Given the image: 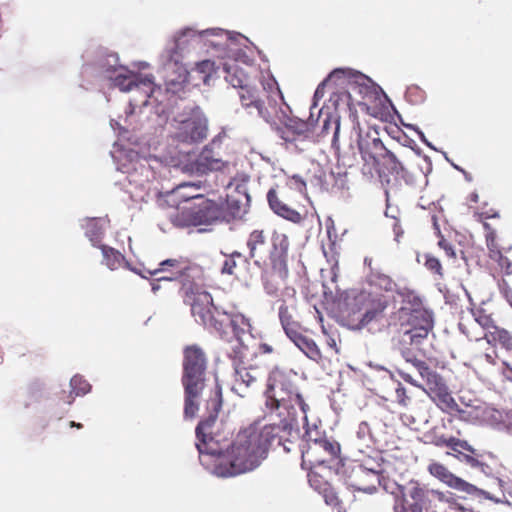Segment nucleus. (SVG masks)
<instances>
[{"mask_svg":"<svg viewBox=\"0 0 512 512\" xmlns=\"http://www.w3.org/2000/svg\"><path fill=\"white\" fill-rule=\"evenodd\" d=\"M265 396L270 414L241 430L227 455H222L213 438L208 436L216 417L211 415L198 424L196 446L200 461L208 466L210 458H215L213 473L217 476L231 477L254 470L266 458L276 437L298 431L299 414L306 423L308 405L284 371L275 368L270 372Z\"/></svg>","mask_w":512,"mask_h":512,"instance_id":"obj_1","label":"nucleus"},{"mask_svg":"<svg viewBox=\"0 0 512 512\" xmlns=\"http://www.w3.org/2000/svg\"><path fill=\"white\" fill-rule=\"evenodd\" d=\"M232 39V32L220 28L201 31L186 28L180 31L171 46L165 49L161 55L167 90L176 93L187 82L188 71L181 63V59L190 48L208 47L212 49L213 53L219 52L220 55L222 51L227 50L228 43Z\"/></svg>","mask_w":512,"mask_h":512,"instance_id":"obj_2","label":"nucleus"},{"mask_svg":"<svg viewBox=\"0 0 512 512\" xmlns=\"http://www.w3.org/2000/svg\"><path fill=\"white\" fill-rule=\"evenodd\" d=\"M111 156L119 164L118 169L127 174L129 184L144 192L130 191L134 197L143 200L151 191L160 193L158 178L164 176L168 168L159 159L140 158L137 152L124 149L118 143L114 144Z\"/></svg>","mask_w":512,"mask_h":512,"instance_id":"obj_3","label":"nucleus"},{"mask_svg":"<svg viewBox=\"0 0 512 512\" xmlns=\"http://www.w3.org/2000/svg\"><path fill=\"white\" fill-rule=\"evenodd\" d=\"M182 290L184 302L191 307V312L196 321L205 326H212L221 330L223 325H229L240 343H244L250 336L251 325L249 320L242 314L223 313V319L215 318L213 301L211 295L196 284L183 280Z\"/></svg>","mask_w":512,"mask_h":512,"instance_id":"obj_4","label":"nucleus"},{"mask_svg":"<svg viewBox=\"0 0 512 512\" xmlns=\"http://www.w3.org/2000/svg\"><path fill=\"white\" fill-rule=\"evenodd\" d=\"M106 77L115 87L123 92H133L135 96L130 100L131 111L123 119H112L110 125L114 131L119 133L127 132L132 126L130 117L133 109L138 106H147L151 101H158V94L161 92L160 87H155L153 77L151 75H141L130 71L124 66H109L106 70Z\"/></svg>","mask_w":512,"mask_h":512,"instance_id":"obj_5","label":"nucleus"},{"mask_svg":"<svg viewBox=\"0 0 512 512\" xmlns=\"http://www.w3.org/2000/svg\"><path fill=\"white\" fill-rule=\"evenodd\" d=\"M403 305L399 309L398 318L403 332L400 338L401 348L408 345L418 346L427 338L433 328L432 313L427 310L421 298L410 290L399 292Z\"/></svg>","mask_w":512,"mask_h":512,"instance_id":"obj_6","label":"nucleus"},{"mask_svg":"<svg viewBox=\"0 0 512 512\" xmlns=\"http://www.w3.org/2000/svg\"><path fill=\"white\" fill-rule=\"evenodd\" d=\"M350 138L351 151L341 154L344 165L353 166L355 164L357 151L363 161L369 165H375L380 157L389 158L396 162V155L385 148L376 129L372 127L362 128L359 122H355Z\"/></svg>","mask_w":512,"mask_h":512,"instance_id":"obj_7","label":"nucleus"},{"mask_svg":"<svg viewBox=\"0 0 512 512\" xmlns=\"http://www.w3.org/2000/svg\"><path fill=\"white\" fill-rule=\"evenodd\" d=\"M206 358L197 346L185 349L182 383L185 389L184 414L193 418L198 410L197 399L204 388Z\"/></svg>","mask_w":512,"mask_h":512,"instance_id":"obj_8","label":"nucleus"},{"mask_svg":"<svg viewBox=\"0 0 512 512\" xmlns=\"http://www.w3.org/2000/svg\"><path fill=\"white\" fill-rule=\"evenodd\" d=\"M400 349L406 361L411 362L412 365L416 368L420 377L425 382V385L420 384L416 379L407 373L402 374L403 379L416 387L422 388L442 410H457L458 405L451 396L443 379L436 372L432 371L425 362L411 356L408 348Z\"/></svg>","mask_w":512,"mask_h":512,"instance_id":"obj_9","label":"nucleus"},{"mask_svg":"<svg viewBox=\"0 0 512 512\" xmlns=\"http://www.w3.org/2000/svg\"><path fill=\"white\" fill-rule=\"evenodd\" d=\"M396 497H401L394 505V512H428L437 509L438 503L444 501V495L436 490H428L417 482H409L405 486L397 485V491H392Z\"/></svg>","mask_w":512,"mask_h":512,"instance_id":"obj_10","label":"nucleus"},{"mask_svg":"<svg viewBox=\"0 0 512 512\" xmlns=\"http://www.w3.org/2000/svg\"><path fill=\"white\" fill-rule=\"evenodd\" d=\"M338 84L347 87L346 96L349 100V105L367 106L379 100L383 95L382 89L369 77L351 69H345L342 81Z\"/></svg>","mask_w":512,"mask_h":512,"instance_id":"obj_11","label":"nucleus"},{"mask_svg":"<svg viewBox=\"0 0 512 512\" xmlns=\"http://www.w3.org/2000/svg\"><path fill=\"white\" fill-rule=\"evenodd\" d=\"M172 127L173 136L181 142H200L208 135V120L198 107L178 114Z\"/></svg>","mask_w":512,"mask_h":512,"instance_id":"obj_12","label":"nucleus"},{"mask_svg":"<svg viewBox=\"0 0 512 512\" xmlns=\"http://www.w3.org/2000/svg\"><path fill=\"white\" fill-rule=\"evenodd\" d=\"M232 41L228 43V47L226 51H222L219 55V52H214V54L219 58H228L223 65V72L225 73V80L234 88L245 89L247 85H249V78L246 72L243 71L241 67H239V59L236 57V42L239 39L244 38L240 34L232 33Z\"/></svg>","mask_w":512,"mask_h":512,"instance_id":"obj_13","label":"nucleus"},{"mask_svg":"<svg viewBox=\"0 0 512 512\" xmlns=\"http://www.w3.org/2000/svg\"><path fill=\"white\" fill-rule=\"evenodd\" d=\"M215 142L205 146L197 156L196 160L190 165H186L184 170L197 175H204L208 172L228 169L230 162L224 160L220 151L216 150Z\"/></svg>","mask_w":512,"mask_h":512,"instance_id":"obj_14","label":"nucleus"},{"mask_svg":"<svg viewBox=\"0 0 512 512\" xmlns=\"http://www.w3.org/2000/svg\"><path fill=\"white\" fill-rule=\"evenodd\" d=\"M249 176L245 173H237L227 184V202L229 205L237 206L235 216L245 212V207L250 201L247 184Z\"/></svg>","mask_w":512,"mask_h":512,"instance_id":"obj_15","label":"nucleus"},{"mask_svg":"<svg viewBox=\"0 0 512 512\" xmlns=\"http://www.w3.org/2000/svg\"><path fill=\"white\" fill-rule=\"evenodd\" d=\"M340 451L338 443L328 440H314L309 449L303 453V463L309 461L311 464H324L333 459Z\"/></svg>","mask_w":512,"mask_h":512,"instance_id":"obj_16","label":"nucleus"},{"mask_svg":"<svg viewBox=\"0 0 512 512\" xmlns=\"http://www.w3.org/2000/svg\"><path fill=\"white\" fill-rule=\"evenodd\" d=\"M200 182H185L177 185L170 191L165 192V200L170 206L179 207L181 201L187 202L195 199H202L200 193Z\"/></svg>","mask_w":512,"mask_h":512,"instance_id":"obj_17","label":"nucleus"},{"mask_svg":"<svg viewBox=\"0 0 512 512\" xmlns=\"http://www.w3.org/2000/svg\"><path fill=\"white\" fill-rule=\"evenodd\" d=\"M428 470L437 479L448 486L469 494L474 493L477 489L474 485L464 481L463 479L452 474L444 465L438 462H432L428 466Z\"/></svg>","mask_w":512,"mask_h":512,"instance_id":"obj_18","label":"nucleus"},{"mask_svg":"<svg viewBox=\"0 0 512 512\" xmlns=\"http://www.w3.org/2000/svg\"><path fill=\"white\" fill-rule=\"evenodd\" d=\"M239 96L242 106L246 108L250 114H253L255 111L257 115L263 118L266 122H274L272 112L264 107L263 103L256 95L255 90L249 85H247L245 89H241Z\"/></svg>","mask_w":512,"mask_h":512,"instance_id":"obj_19","label":"nucleus"},{"mask_svg":"<svg viewBox=\"0 0 512 512\" xmlns=\"http://www.w3.org/2000/svg\"><path fill=\"white\" fill-rule=\"evenodd\" d=\"M190 270L187 263L180 259H167L160 263V267L155 270H150V275H158L162 272H170V275L162 276L158 280L172 281L180 279L187 274Z\"/></svg>","mask_w":512,"mask_h":512,"instance_id":"obj_20","label":"nucleus"},{"mask_svg":"<svg viewBox=\"0 0 512 512\" xmlns=\"http://www.w3.org/2000/svg\"><path fill=\"white\" fill-rule=\"evenodd\" d=\"M286 334L308 358L315 362L321 360V352L312 339L303 336L294 328H286Z\"/></svg>","mask_w":512,"mask_h":512,"instance_id":"obj_21","label":"nucleus"},{"mask_svg":"<svg viewBox=\"0 0 512 512\" xmlns=\"http://www.w3.org/2000/svg\"><path fill=\"white\" fill-rule=\"evenodd\" d=\"M267 199L271 209L279 216L293 223H300L302 221L303 216L296 210L283 203L277 196L275 190H269Z\"/></svg>","mask_w":512,"mask_h":512,"instance_id":"obj_22","label":"nucleus"},{"mask_svg":"<svg viewBox=\"0 0 512 512\" xmlns=\"http://www.w3.org/2000/svg\"><path fill=\"white\" fill-rule=\"evenodd\" d=\"M477 342H481L485 340L487 344H491L493 342L500 343L506 349L512 348V337L511 335L503 329H499L497 327H493V331H489L484 334L483 337L476 338Z\"/></svg>","mask_w":512,"mask_h":512,"instance_id":"obj_23","label":"nucleus"},{"mask_svg":"<svg viewBox=\"0 0 512 512\" xmlns=\"http://www.w3.org/2000/svg\"><path fill=\"white\" fill-rule=\"evenodd\" d=\"M247 245L250 250V257L262 258V256L265 253V250H266V241H265V236L263 234V231H260V230L253 231L249 236Z\"/></svg>","mask_w":512,"mask_h":512,"instance_id":"obj_24","label":"nucleus"},{"mask_svg":"<svg viewBox=\"0 0 512 512\" xmlns=\"http://www.w3.org/2000/svg\"><path fill=\"white\" fill-rule=\"evenodd\" d=\"M309 133V126L306 122L298 119H291L286 124V131L284 136V139L286 141H293L295 140L294 136L297 137H306Z\"/></svg>","mask_w":512,"mask_h":512,"instance_id":"obj_25","label":"nucleus"},{"mask_svg":"<svg viewBox=\"0 0 512 512\" xmlns=\"http://www.w3.org/2000/svg\"><path fill=\"white\" fill-rule=\"evenodd\" d=\"M103 263L110 269L116 270L125 263L124 256L113 248L102 246Z\"/></svg>","mask_w":512,"mask_h":512,"instance_id":"obj_26","label":"nucleus"},{"mask_svg":"<svg viewBox=\"0 0 512 512\" xmlns=\"http://www.w3.org/2000/svg\"><path fill=\"white\" fill-rule=\"evenodd\" d=\"M345 74V69H335L333 72L330 73V75L321 82L318 87L316 88V91L314 93V106H317V101L321 99L324 96V89L327 83L331 81H339V83L342 81V75Z\"/></svg>","mask_w":512,"mask_h":512,"instance_id":"obj_27","label":"nucleus"},{"mask_svg":"<svg viewBox=\"0 0 512 512\" xmlns=\"http://www.w3.org/2000/svg\"><path fill=\"white\" fill-rule=\"evenodd\" d=\"M386 308V304L384 302L378 301L377 305L373 309H368L363 314L360 322L355 325L357 329H361L368 325L372 320L376 319L378 315H380L384 309Z\"/></svg>","mask_w":512,"mask_h":512,"instance_id":"obj_28","label":"nucleus"},{"mask_svg":"<svg viewBox=\"0 0 512 512\" xmlns=\"http://www.w3.org/2000/svg\"><path fill=\"white\" fill-rule=\"evenodd\" d=\"M101 220L91 219L87 222L86 235L90 239L93 245L100 240L103 233V227L100 223Z\"/></svg>","mask_w":512,"mask_h":512,"instance_id":"obj_29","label":"nucleus"},{"mask_svg":"<svg viewBox=\"0 0 512 512\" xmlns=\"http://www.w3.org/2000/svg\"><path fill=\"white\" fill-rule=\"evenodd\" d=\"M370 282L372 285H375L385 291H392L395 287L394 281L388 275L378 272L371 274Z\"/></svg>","mask_w":512,"mask_h":512,"instance_id":"obj_30","label":"nucleus"},{"mask_svg":"<svg viewBox=\"0 0 512 512\" xmlns=\"http://www.w3.org/2000/svg\"><path fill=\"white\" fill-rule=\"evenodd\" d=\"M356 436L363 446L369 447L373 443V434L368 422L363 421L358 425Z\"/></svg>","mask_w":512,"mask_h":512,"instance_id":"obj_31","label":"nucleus"},{"mask_svg":"<svg viewBox=\"0 0 512 512\" xmlns=\"http://www.w3.org/2000/svg\"><path fill=\"white\" fill-rule=\"evenodd\" d=\"M255 379L256 376L245 368L236 370L235 386L233 389L238 392L242 385L249 387L255 381Z\"/></svg>","mask_w":512,"mask_h":512,"instance_id":"obj_32","label":"nucleus"},{"mask_svg":"<svg viewBox=\"0 0 512 512\" xmlns=\"http://www.w3.org/2000/svg\"><path fill=\"white\" fill-rule=\"evenodd\" d=\"M71 393L76 396L85 395L91 389L90 384L80 376H74L70 381Z\"/></svg>","mask_w":512,"mask_h":512,"instance_id":"obj_33","label":"nucleus"},{"mask_svg":"<svg viewBox=\"0 0 512 512\" xmlns=\"http://www.w3.org/2000/svg\"><path fill=\"white\" fill-rule=\"evenodd\" d=\"M195 71L204 74L203 82L208 84L211 73L216 71L215 63L210 60H204L196 65Z\"/></svg>","mask_w":512,"mask_h":512,"instance_id":"obj_34","label":"nucleus"},{"mask_svg":"<svg viewBox=\"0 0 512 512\" xmlns=\"http://www.w3.org/2000/svg\"><path fill=\"white\" fill-rule=\"evenodd\" d=\"M272 240L275 250H279L280 253L287 251L289 243L284 234L275 233Z\"/></svg>","mask_w":512,"mask_h":512,"instance_id":"obj_35","label":"nucleus"},{"mask_svg":"<svg viewBox=\"0 0 512 512\" xmlns=\"http://www.w3.org/2000/svg\"><path fill=\"white\" fill-rule=\"evenodd\" d=\"M425 266L427 267V269L437 274H441V264L437 258L432 256H426Z\"/></svg>","mask_w":512,"mask_h":512,"instance_id":"obj_36","label":"nucleus"},{"mask_svg":"<svg viewBox=\"0 0 512 512\" xmlns=\"http://www.w3.org/2000/svg\"><path fill=\"white\" fill-rule=\"evenodd\" d=\"M279 317H280L281 323H282L285 331H286V328H291L290 327V316L288 314V308L286 306L282 305L279 308Z\"/></svg>","mask_w":512,"mask_h":512,"instance_id":"obj_37","label":"nucleus"},{"mask_svg":"<svg viewBox=\"0 0 512 512\" xmlns=\"http://www.w3.org/2000/svg\"><path fill=\"white\" fill-rule=\"evenodd\" d=\"M235 266L236 263L232 258L226 259L222 267V272L226 274H233Z\"/></svg>","mask_w":512,"mask_h":512,"instance_id":"obj_38","label":"nucleus"},{"mask_svg":"<svg viewBox=\"0 0 512 512\" xmlns=\"http://www.w3.org/2000/svg\"><path fill=\"white\" fill-rule=\"evenodd\" d=\"M459 459L461 461H465L472 467H477L480 464V462L476 458L464 453H460Z\"/></svg>","mask_w":512,"mask_h":512,"instance_id":"obj_39","label":"nucleus"},{"mask_svg":"<svg viewBox=\"0 0 512 512\" xmlns=\"http://www.w3.org/2000/svg\"><path fill=\"white\" fill-rule=\"evenodd\" d=\"M459 445L460 440L454 437L448 438V441L445 442V446L450 447L453 451L458 452L460 454L462 452L459 450Z\"/></svg>","mask_w":512,"mask_h":512,"instance_id":"obj_40","label":"nucleus"},{"mask_svg":"<svg viewBox=\"0 0 512 512\" xmlns=\"http://www.w3.org/2000/svg\"><path fill=\"white\" fill-rule=\"evenodd\" d=\"M439 246L445 250L446 254L449 257H454V255H455L454 250L452 249L451 245H449L446 241H444V240L439 241Z\"/></svg>","mask_w":512,"mask_h":512,"instance_id":"obj_41","label":"nucleus"},{"mask_svg":"<svg viewBox=\"0 0 512 512\" xmlns=\"http://www.w3.org/2000/svg\"><path fill=\"white\" fill-rule=\"evenodd\" d=\"M475 321L483 328H489L491 319L488 316H479Z\"/></svg>","mask_w":512,"mask_h":512,"instance_id":"obj_42","label":"nucleus"},{"mask_svg":"<svg viewBox=\"0 0 512 512\" xmlns=\"http://www.w3.org/2000/svg\"><path fill=\"white\" fill-rule=\"evenodd\" d=\"M361 472L365 473L367 477H369L373 483H380L379 475L374 471H365L361 470Z\"/></svg>","mask_w":512,"mask_h":512,"instance_id":"obj_43","label":"nucleus"},{"mask_svg":"<svg viewBox=\"0 0 512 512\" xmlns=\"http://www.w3.org/2000/svg\"><path fill=\"white\" fill-rule=\"evenodd\" d=\"M487 498L491 499V500H494L495 502L497 503H505L507 504L508 506L512 507V493H508V496H505V500H499V499H494L490 496H487Z\"/></svg>","mask_w":512,"mask_h":512,"instance_id":"obj_44","label":"nucleus"},{"mask_svg":"<svg viewBox=\"0 0 512 512\" xmlns=\"http://www.w3.org/2000/svg\"><path fill=\"white\" fill-rule=\"evenodd\" d=\"M387 159V162L391 165V169L398 172L399 170H403V166L401 164V162L398 161V159L396 158V162L394 161H391L389 158H386Z\"/></svg>","mask_w":512,"mask_h":512,"instance_id":"obj_45","label":"nucleus"},{"mask_svg":"<svg viewBox=\"0 0 512 512\" xmlns=\"http://www.w3.org/2000/svg\"><path fill=\"white\" fill-rule=\"evenodd\" d=\"M334 124H335V131H334L333 143L335 144V142H336V140L338 138L339 130H340L339 119L335 118L334 119Z\"/></svg>","mask_w":512,"mask_h":512,"instance_id":"obj_46","label":"nucleus"},{"mask_svg":"<svg viewBox=\"0 0 512 512\" xmlns=\"http://www.w3.org/2000/svg\"><path fill=\"white\" fill-rule=\"evenodd\" d=\"M461 449L474 453V449L466 441L460 440L459 450L461 451Z\"/></svg>","mask_w":512,"mask_h":512,"instance_id":"obj_47","label":"nucleus"},{"mask_svg":"<svg viewBox=\"0 0 512 512\" xmlns=\"http://www.w3.org/2000/svg\"><path fill=\"white\" fill-rule=\"evenodd\" d=\"M216 395H217V399L213 400V403H212L213 408H214L215 411L218 410V408L220 407V403H221L220 399H219V396H220V391L219 390L216 391Z\"/></svg>","mask_w":512,"mask_h":512,"instance_id":"obj_48","label":"nucleus"},{"mask_svg":"<svg viewBox=\"0 0 512 512\" xmlns=\"http://www.w3.org/2000/svg\"><path fill=\"white\" fill-rule=\"evenodd\" d=\"M448 441V438H445L444 436H439L435 440V444L438 446H445V442Z\"/></svg>","mask_w":512,"mask_h":512,"instance_id":"obj_49","label":"nucleus"},{"mask_svg":"<svg viewBox=\"0 0 512 512\" xmlns=\"http://www.w3.org/2000/svg\"><path fill=\"white\" fill-rule=\"evenodd\" d=\"M417 132H418V134H419V136H420V139H421L425 144H427L428 146H431V145H430V143L426 140L424 133H423V132H421V131H417Z\"/></svg>","mask_w":512,"mask_h":512,"instance_id":"obj_50","label":"nucleus"},{"mask_svg":"<svg viewBox=\"0 0 512 512\" xmlns=\"http://www.w3.org/2000/svg\"><path fill=\"white\" fill-rule=\"evenodd\" d=\"M485 359L487 360V362L489 363H494V358H493V355L490 354V353H485Z\"/></svg>","mask_w":512,"mask_h":512,"instance_id":"obj_51","label":"nucleus"},{"mask_svg":"<svg viewBox=\"0 0 512 512\" xmlns=\"http://www.w3.org/2000/svg\"><path fill=\"white\" fill-rule=\"evenodd\" d=\"M363 490H364L365 492L372 493V492H374V491L376 490V486L373 484V485H371V486H369V487H367V488H364Z\"/></svg>","mask_w":512,"mask_h":512,"instance_id":"obj_52","label":"nucleus"},{"mask_svg":"<svg viewBox=\"0 0 512 512\" xmlns=\"http://www.w3.org/2000/svg\"><path fill=\"white\" fill-rule=\"evenodd\" d=\"M293 179L296 181V182H299L301 184V186H305V183L299 178V177H296L294 176Z\"/></svg>","mask_w":512,"mask_h":512,"instance_id":"obj_53","label":"nucleus"},{"mask_svg":"<svg viewBox=\"0 0 512 512\" xmlns=\"http://www.w3.org/2000/svg\"><path fill=\"white\" fill-rule=\"evenodd\" d=\"M70 425H71V427H77V428H80V427L82 426L80 423H76V422H74V421H72V422L70 423Z\"/></svg>","mask_w":512,"mask_h":512,"instance_id":"obj_54","label":"nucleus"},{"mask_svg":"<svg viewBox=\"0 0 512 512\" xmlns=\"http://www.w3.org/2000/svg\"><path fill=\"white\" fill-rule=\"evenodd\" d=\"M329 121L328 120H325L324 121V125H323V128L326 130V129H329Z\"/></svg>","mask_w":512,"mask_h":512,"instance_id":"obj_55","label":"nucleus"},{"mask_svg":"<svg viewBox=\"0 0 512 512\" xmlns=\"http://www.w3.org/2000/svg\"><path fill=\"white\" fill-rule=\"evenodd\" d=\"M158 289H159V285H157V284H152V290H153V292H156Z\"/></svg>","mask_w":512,"mask_h":512,"instance_id":"obj_56","label":"nucleus"},{"mask_svg":"<svg viewBox=\"0 0 512 512\" xmlns=\"http://www.w3.org/2000/svg\"><path fill=\"white\" fill-rule=\"evenodd\" d=\"M329 345H330L331 347H335V346H336L335 340H334V339H331V340L329 341Z\"/></svg>","mask_w":512,"mask_h":512,"instance_id":"obj_57","label":"nucleus"},{"mask_svg":"<svg viewBox=\"0 0 512 512\" xmlns=\"http://www.w3.org/2000/svg\"><path fill=\"white\" fill-rule=\"evenodd\" d=\"M477 199H478V195H477V194H473V195H472V200L476 202V201H477Z\"/></svg>","mask_w":512,"mask_h":512,"instance_id":"obj_58","label":"nucleus"},{"mask_svg":"<svg viewBox=\"0 0 512 512\" xmlns=\"http://www.w3.org/2000/svg\"><path fill=\"white\" fill-rule=\"evenodd\" d=\"M402 392H404V390H403V389H398V390H397L398 397H401V393H402Z\"/></svg>","mask_w":512,"mask_h":512,"instance_id":"obj_59","label":"nucleus"},{"mask_svg":"<svg viewBox=\"0 0 512 512\" xmlns=\"http://www.w3.org/2000/svg\"><path fill=\"white\" fill-rule=\"evenodd\" d=\"M211 206H212V204H211V203H209V202H206V203H205V208H210Z\"/></svg>","mask_w":512,"mask_h":512,"instance_id":"obj_60","label":"nucleus"},{"mask_svg":"<svg viewBox=\"0 0 512 512\" xmlns=\"http://www.w3.org/2000/svg\"><path fill=\"white\" fill-rule=\"evenodd\" d=\"M487 241H488V245H490V243L492 244V242H493V238L488 237Z\"/></svg>","mask_w":512,"mask_h":512,"instance_id":"obj_61","label":"nucleus"},{"mask_svg":"<svg viewBox=\"0 0 512 512\" xmlns=\"http://www.w3.org/2000/svg\"><path fill=\"white\" fill-rule=\"evenodd\" d=\"M400 403H402L403 405H406V401L404 398L400 399Z\"/></svg>","mask_w":512,"mask_h":512,"instance_id":"obj_62","label":"nucleus"},{"mask_svg":"<svg viewBox=\"0 0 512 512\" xmlns=\"http://www.w3.org/2000/svg\"><path fill=\"white\" fill-rule=\"evenodd\" d=\"M435 510H436V509H433V510H430V511H428V512H436Z\"/></svg>","mask_w":512,"mask_h":512,"instance_id":"obj_63","label":"nucleus"}]
</instances>
